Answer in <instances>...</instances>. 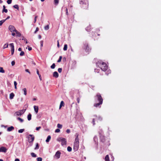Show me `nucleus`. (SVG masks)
<instances>
[{
    "label": "nucleus",
    "mask_w": 161,
    "mask_h": 161,
    "mask_svg": "<svg viewBox=\"0 0 161 161\" xmlns=\"http://www.w3.org/2000/svg\"><path fill=\"white\" fill-rule=\"evenodd\" d=\"M95 100L96 101H97L98 103L94 104V106L96 107L100 108L101 105L103 103V98L100 93H97L94 97Z\"/></svg>",
    "instance_id": "nucleus-1"
},
{
    "label": "nucleus",
    "mask_w": 161,
    "mask_h": 161,
    "mask_svg": "<svg viewBox=\"0 0 161 161\" xmlns=\"http://www.w3.org/2000/svg\"><path fill=\"white\" fill-rule=\"evenodd\" d=\"M76 137L75 139V140L74 145V149L75 151L78 150L79 147V141L78 136L79 134L78 133H76L75 135Z\"/></svg>",
    "instance_id": "nucleus-2"
},
{
    "label": "nucleus",
    "mask_w": 161,
    "mask_h": 161,
    "mask_svg": "<svg viewBox=\"0 0 161 161\" xmlns=\"http://www.w3.org/2000/svg\"><path fill=\"white\" fill-rule=\"evenodd\" d=\"M97 64L101 70L103 71H105L108 69V66L104 62H100L98 63Z\"/></svg>",
    "instance_id": "nucleus-3"
},
{
    "label": "nucleus",
    "mask_w": 161,
    "mask_h": 161,
    "mask_svg": "<svg viewBox=\"0 0 161 161\" xmlns=\"http://www.w3.org/2000/svg\"><path fill=\"white\" fill-rule=\"evenodd\" d=\"M80 4L83 5L82 7L84 9H87L88 8V3H86L85 2L84 0H81L80 1Z\"/></svg>",
    "instance_id": "nucleus-4"
},
{
    "label": "nucleus",
    "mask_w": 161,
    "mask_h": 161,
    "mask_svg": "<svg viewBox=\"0 0 161 161\" xmlns=\"http://www.w3.org/2000/svg\"><path fill=\"white\" fill-rule=\"evenodd\" d=\"M57 140L59 141H61V144L62 146L66 145L67 142L66 139L65 138L62 137H59L58 138Z\"/></svg>",
    "instance_id": "nucleus-5"
},
{
    "label": "nucleus",
    "mask_w": 161,
    "mask_h": 161,
    "mask_svg": "<svg viewBox=\"0 0 161 161\" xmlns=\"http://www.w3.org/2000/svg\"><path fill=\"white\" fill-rule=\"evenodd\" d=\"M35 139V137L33 135H29L28 136V142L29 143H32Z\"/></svg>",
    "instance_id": "nucleus-6"
},
{
    "label": "nucleus",
    "mask_w": 161,
    "mask_h": 161,
    "mask_svg": "<svg viewBox=\"0 0 161 161\" xmlns=\"http://www.w3.org/2000/svg\"><path fill=\"white\" fill-rule=\"evenodd\" d=\"M26 109H22L19 110L15 113L17 116H21L25 112Z\"/></svg>",
    "instance_id": "nucleus-7"
},
{
    "label": "nucleus",
    "mask_w": 161,
    "mask_h": 161,
    "mask_svg": "<svg viewBox=\"0 0 161 161\" xmlns=\"http://www.w3.org/2000/svg\"><path fill=\"white\" fill-rule=\"evenodd\" d=\"M9 46L11 47V55H13L14 52V46L13 43H11L9 44Z\"/></svg>",
    "instance_id": "nucleus-8"
},
{
    "label": "nucleus",
    "mask_w": 161,
    "mask_h": 161,
    "mask_svg": "<svg viewBox=\"0 0 161 161\" xmlns=\"http://www.w3.org/2000/svg\"><path fill=\"white\" fill-rule=\"evenodd\" d=\"M9 29L11 32H13L16 30L15 28L12 25H10L9 26Z\"/></svg>",
    "instance_id": "nucleus-9"
},
{
    "label": "nucleus",
    "mask_w": 161,
    "mask_h": 161,
    "mask_svg": "<svg viewBox=\"0 0 161 161\" xmlns=\"http://www.w3.org/2000/svg\"><path fill=\"white\" fill-rule=\"evenodd\" d=\"M60 152L59 151H58L56 152L55 155V157H56L57 159H58L60 157Z\"/></svg>",
    "instance_id": "nucleus-10"
},
{
    "label": "nucleus",
    "mask_w": 161,
    "mask_h": 161,
    "mask_svg": "<svg viewBox=\"0 0 161 161\" xmlns=\"http://www.w3.org/2000/svg\"><path fill=\"white\" fill-rule=\"evenodd\" d=\"M7 150V149L4 147H2L0 148V152L6 153Z\"/></svg>",
    "instance_id": "nucleus-11"
},
{
    "label": "nucleus",
    "mask_w": 161,
    "mask_h": 161,
    "mask_svg": "<svg viewBox=\"0 0 161 161\" xmlns=\"http://www.w3.org/2000/svg\"><path fill=\"white\" fill-rule=\"evenodd\" d=\"M95 117L96 120L98 122V121H101L102 120V118L100 116H94Z\"/></svg>",
    "instance_id": "nucleus-12"
},
{
    "label": "nucleus",
    "mask_w": 161,
    "mask_h": 161,
    "mask_svg": "<svg viewBox=\"0 0 161 161\" xmlns=\"http://www.w3.org/2000/svg\"><path fill=\"white\" fill-rule=\"evenodd\" d=\"M58 74L56 71H55L53 73V76L55 78H58Z\"/></svg>",
    "instance_id": "nucleus-13"
},
{
    "label": "nucleus",
    "mask_w": 161,
    "mask_h": 161,
    "mask_svg": "<svg viewBox=\"0 0 161 161\" xmlns=\"http://www.w3.org/2000/svg\"><path fill=\"white\" fill-rule=\"evenodd\" d=\"M34 109L36 114H37L38 111V107L37 106H34Z\"/></svg>",
    "instance_id": "nucleus-14"
},
{
    "label": "nucleus",
    "mask_w": 161,
    "mask_h": 161,
    "mask_svg": "<svg viewBox=\"0 0 161 161\" xmlns=\"http://www.w3.org/2000/svg\"><path fill=\"white\" fill-rule=\"evenodd\" d=\"M14 129V128L13 126H11L10 127H9L8 128L7 130L8 131H10Z\"/></svg>",
    "instance_id": "nucleus-15"
},
{
    "label": "nucleus",
    "mask_w": 161,
    "mask_h": 161,
    "mask_svg": "<svg viewBox=\"0 0 161 161\" xmlns=\"http://www.w3.org/2000/svg\"><path fill=\"white\" fill-rule=\"evenodd\" d=\"M64 103L63 101H61L60 106H59V109H60L62 106H64Z\"/></svg>",
    "instance_id": "nucleus-16"
},
{
    "label": "nucleus",
    "mask_w": 161,
    "mask_h": 161,
    "mask_svg": "<svg viewBox=\"0 0 161 161\" xmlns=\"http://www.w3.org/2000/svg\"><path fill=\"white\" fill-rule=\"evenodd\" d=\"M85 47V49L86 50H87L88 51L89 50V47H88V45L87 43H85L84 44Z\"/></svg>",
    "instance_id": "nucleus-17"
},
{
    "label": "nucleus",
    "mask_w": 161,
    "mask_h": 161,
    "mask_svg": "<svg viewBox=\"0 0 161 161\" xmlns=\"http://www.w3.org/2000/svg\"><path fill=\"white\" fill-rule=\"evenodd\" d=\"M27 119L29 121L31 119V114L29 113L27 116Z\"/></svg>",
    "instance_id": "nucleus-18"
},
{
    "label": "nucleus",
    "mask_w": 161,
    "mask_h": 161,
    "mask_svg": "<svg viewBox=\"0 0 161 161\" xmlns=\"http://www.w3.org/2000/svg\"><path fill=\"white\" fill-rule=\"evenodd\" d=\"M14 96V94L13 93H11L10 94L9 98L10 99H12L13 98Z\"/></svg>",
    "instance_id": "nucleus-19"
},
{
    "label": "nucleus",
    "mask_w": 161,
    "mask_h": 161,
    "mask_svg": "<svg viewBox=\"0 0 161 161\" xmlns=\"http://www.w3.org/2000/svg\"><path fill=\"white\" fill-rule=\"evenodd\" d=\"M15 32L16 33L17 36H21V33L19 32L18 31L16 30H15Z\"/></svg>",
    "instance_id": "nucleus-20"
},
{
    "label": "nucleus",
    "mask_w": 161,
    "mask_h": 161,
    "mask_svg": "<svg viewBox=\"0 0 161 161\" xmlns=\"http://www.w3.org/2000/svg\"><path fill=\"white\" fill-rule=\"evenodd\" d=\"M105 161H110L108 155H107L106 156L105 158Z\"/></svg>",
    "instance_id": "nucleus-21"
},
{
    "label": "nucleus",
    "mask_w": 161,
    "mask_h": 161,
    "mask_svg": "<svg viewBox=\"0 0 161 161\" xmlns=\"http://www.w3.org/2000/svg\"><path fill=\"white\" fill-rule=\"evenodd\" d=\"M51 136H50L49 135L48 136L47 138V139L46 140V142H48L51 139Z\"/></svg>",
    "instance_id": "nucleus-22"
},
{
    "label": "nucleus",
    "mask_w": 161,
    "mask_h": 161,
    "mask_svg": "<svg viewBox=\"0 0 161 161\" xmlns=\"http://www.w3.org/2000/svg\"><path fill=\"white\" fill-rule=\"evenodd\" d=\"M91 26L89 25L86 29V31L88 32L90 31H91Z\"/></svg>",
    "instance_id": "nucleus-23"
},
{
    "label": "nucleus",
    "mask_w": 161,
    "mask_h": 161,
    "mask_svg": "<svg viewBox=\"0 0 161 161\" xmlns=\"http://www.w3.org/2000/svg\"><path fill=\"white\" fill-rule=\"evenodd\" d=\"M67 45L66 44H65L64 45V46L63 48V50L64 51H66L67 50Z\"/></svg>",
    "instance_id": "nucleus-24"
},
{
    "label": "nucleus",
    "mask_w": 161,
    "mask_h": 161,
    "mask_svg": "<svg viewBox=\"0 0 161 161\" xmlns=\"http://www.w3.org/2000/svg\"><path fill=\"white\" fill-rule=\"evenodd\" d=\"M22 91L24 92V94L26 95L27 94V91L26 89L25 88H24L23 89Z\"/></svg>",
    "instance_id": "nucleus-25"
},
{
    "label": "nucleus",
    "mask_w": 161,
    "mask_h": 161,
    "mask_svg": "<svg viewBox=\"0 0 161 161\" xmlns=\"http://www.w3.org/2000/svg\"><path fill=\"white\" fill-rule=\"evenodd\" d=\"M17 119L19 120L20 122L21 123H22L24 121V120L23 119L21 118H20L18 117L17 118Z\"/></svg>",
    "instance_id": "nucleus-26"
},
{
    "label": "nucleus",
    "mask_w": 161,
    "mask_h": 161,
    "mask_svg": "<svg viewBox=\"0 0 161 161\" xmlns=\"http://www.w3.org/2000/svg\"><path fill=\"white\" fill-rule=\"evenodd\" d=\"M13 7L17 9L18 10H19V7L18 5L16 4L13 6Z\"/></svg>",
    "instance_id": "nucleus-27"
},
{
    "label": "nucleus",
    "mask_w": 161,
    "mask_h": 161,
    "mask_svg": "<svg viewBox=\"0 0 161 161\" xmlns=\"http://www.w3.org/2000/svg\"><path fill=\"white\" fill-rule=\"evenodd\" d=\"M0 72L4 73L5 71L3 70V67H0Z\"/></svg>",
    "instance_id": "nucleus-28"
},
{
    "label": "nucleus",
    "mask_w": 161,
    "mask_h": 161,
    "mask_svg": "<svg viewBox=\"0 0 161 161\" xmlns=\"http://www.w3.org/2000/svg\"><path fill=\"white\" fill-rule=\"evenodd\" d=\"M6 19H3L0 21V25H2L3 24L5 21Z\"/></svg>",
    "instance_id": "nucleus-29"
},
{
    "label": "nucleus",
    "mask_w": 161,
    "mask_h": 161,
    "mask_svg": "<svg viewBox=\"0 0 161 161\" xmlns=\"http://www.w3.org/2000/svg\"><path fill=\"white\" fill-rule=\"evenodd\" d=\"M44 29L45 30H47L49 29V25H47L44 27Z\"/></svg>",
    "instance_id": "nucleus-30"
},
{
    "label": "nucleus",
    "mask_w": 161,
    "mask_h": 161,
    "mask_svg": "<svg viewBox=\"0 0 161 161\" xmlns=\"http://www.w3.org/2000/svg\"><path fill=\"white\" fill-rule=\"evenodd\" d=\"M67 149L69 152H71L72 150V148L70 147L69 146L67 147Z\"/></svg>",
    "instance_id": "nucleus-31"
},
{
    "label": "nucleus",
    "mask_w": 161,
    "mask_h": 161,
    "mask_svg": "<svg viewBox=\"0 0 161 161\" xmlns=\"http://www.w3.org/2000/svg\"><path fill=\"white\" fill-rule=\"evenodd\" d=\"M8 47V43L5 44L3 47V48L4 49L7 48Z\"/></svg>",
    "instance_id": "nucleus-32"
},
{
    "label": "nucleus",
    "mask_w": 161,
    "mask_h": 161,
    "mask_svg": "<svg viewBox=\"0 0 161 161\" xmlns=\"http://www.w3.org/2000/svg\"><path fill=\"white\" fill-rule=\"evenodd\" d=\"M57 127L61 129L62 128V125L59 124H58L57 125Z\"/></svg>",
    "instance_id": "nucleus-33"
},
{
    "label": "nucleus",
    "mask_w": 161,
    "mask_h": 161,
    "mask_svg": "<svg viewBox=\"0 0 161 161\" xmlns=\"http://www.w3.org/2000/svg\"><path fill=\"white\" fill-rule=\"evenodd\" d=\"M31 156L33 157H36V155L35 153H31Z\"/></svg>",
    "instance_id": "nucleus-34"
},
{
    "label": "nucleus",
    "mask_w": 161,
    "mask_h": 161,
    "mask_svg": "<svg viewBox=\"0 0 161 161\" xmlns=\"http://www.w3.org/2000/svg\"><path fill=\"white\" fill-rule=\"evenodd\" d=\"M25 129H21L18 130V132L20 133H21L23 132V131H24Z\"/></svg>",
    "instance_id": "nucleus-35"
},
{
    "label": "nucleus",
    "mask_w": 161,
    "mask_h": 161,
    "mask_svg": "<svg viewBox=\"0 0 161 161\" xmlns=\"http://www.w3.org/2000/svg\"><path fill=\"white\" fill-rule=\"evenodd\" d=\"M55 65L54 63H53L51 66V68L52 69H54L55 67Z\"/></svg>",
    "instance_id": "nucleus-36"
},
{
    "label": "nucleus",
    "mask_w": 161,
    "mask_h": 161,
    "mask_svg": "<svg viewBox=\"0 0 161 161\" xmlns=\"http://www.w3.org/2000/svg\"><path fill=\"white\" fill-rule=\"evenodd\" d=\"M62 56H60L59 57V59L57 61L58 62H60L61 61V59H62Z\"/></svg>",
    "instance_id": "nucleus-37"
},
{
    "label": "nucleus",
    "mask_w": 161,
    "mask_h": 161,
    "mask_svg": "<svg viewBox=\"0 0 161 161\" xmlns=\"http://www.w3.org/2000/svg\"><path fill=\"white\" fill-rule=\"evenodd\" d=\"M54 4L56 5H57L59 3L58 0H54Z\"/></svg>",
    "instance_id": "nucleus-38"
},
{
    "label": "nucleus",
    "mask_w": 161,
    "mask_h": 161,
    "mask_svg": "<svg viewBox=\"0 0 161 161\" xmlns=\"http://www.w3.org/2000/svg\"><path fill=\"white\" fill-rule=\"evenodd\" d=\"M39 148V146L38 144V143H37L36 145V147L35 148V149H38Z\"/></svg>",
    "instance_id": "nucleus-39"
},
{
    "label": "nucleus",
    "mask_w": 161,
    "mask_h": 161,
    "mask_svg": "<svg viewBox=\"0 0 161 161\" xmlns=\"http://www.w3.org/2000/svg\"><path fill=\"white\" fill-rule=\"evenodd\" d=\"M37 161H42V158L41 157L37 158Z\"/></svg>",
    "instance_id": "nucleus-40"
},
{
    "label": "nucleus",
    "mask_w": 161,
    "mask_h": 161,
    "mask_svg": "<svg viewBox=\"0 0 161 161\" xmlns=\"http://www.w3.org/2000/svg\"><path fill=\"white\" fill-rule=\"evenodd\" d=\"M12 1V0H8L7 2L8 4H10L11 3Z\"/></svg>",
    "instance_id": "nucleus-41"
},
{
    "label": "nucleus",
    "mask_w": 161,
    "mask_h": 161,
    "mask_svg": "<svg viewBox=\"0 0 161 161\" xmlns=\"http://www.w3.org/2000/svg\"><path fill=\"white\" fill-rule=\"evenodd\" d=\"M25 54V53L23 51H21L20 53V55L21 56H23Z\"/></svg>",
    "instance_id": "nucleus-42"
},
{
    "label": "nucleus",
    "mask_w": 161,
    "mask_h": 161,
    "mask_svg": "<svg viewBox=\"0 0 161 161\" xmlns=\"http://www.w3.org/2000/svg\"><path fill=\"white\" fill-rule=\"evenodd\" d=\"M95 120H96L95 118H94L93 119L92 121V123H93V125H94L95 124Z\"/></svg>",
    "instance_id": "nucleus-43"
},
{
    "label": "nucleus",
    "mask_w": 161,
    "mask_h": 161,
    "mask_svg": "<svg viewBox=\"0 0 161 161\" xmlns=\"http://www.w3.org/2000/svg\"><path fill=\"white\" fill-rule=\"evenodd\" d=\"M58 71L59 73H61L62 71V69L61 68H59L58 69Z\"/></svg>",
    "instance_id": "nucleus-44"
},
{
    "label": "nucleus",
    "mask_w": 161,
    "mask_h": 161,
    "mask_svg": "<svg viewBox=\"0 0 161 161\" xmlns=\"http://www.w3.org/2000/svg\"><path fill=\"white\" fill-rule=\"evenodd\" d=\"M5 12L6 13H7L8 12V10L6 9H4L3 10V12Z\"/></svg>",
    "instance_id": "nucleus-45"
},
{
    "label": "nucleus",
    "mask_w": 161,
    "mask_h": 161,
    "mask_svg": "<svg viewBox=\"0 0 161 161\" xmlns=\"http://www.w3.org/2000/svg\"><path fill=\"white\" fill-rule=\"evenodd\" d=\"M60 131V130L58 129H56L55 130V132L56 133L59 132Z\"/></svg>",
    "instance_id": "nucleus-46"
},
{
    "label": "nucleus",
    "mask_w": 161,
    "mask_h": 161,
    "mask_svg": "<svg viewBox=\"0 0 161 161\" xmlns=\"http://www.w3.org/2000/svg\"><path fill=\"white\" fill-rule=\"evenodd\" d=\"M39 31V28L38 27H36V29L35 31L34 32L35 33H36L37 32Z\"/></svg>",
    "instance_id": "nucleus-47"
},
{
    "label": "nucleus",
    "mask_w": 161,
    "mask_h": 161,
    "mask_svg": "<svg viewBox=\"0 0 161 161\" xmlns=\"http://www.w3.org/2000/svg\"><path fill=\"white\" fill-rule=\"evenodd\" d=\"M37 16H36L35 17V19H34V23H35L36 22V19H37Z\"/></svg>",
    "instance_id": "nucleus-48"
},
{
    "label": "nucleus",
    "mask_w": 161,
    "mask_h": 161,
    "mask_svg": "<svg viewBox=\"0 0 161 161\" xmlns=\"http://www.w3.org/2000/svg\"><path fill=\"white\" fill-rule=\"evenodd\" d=\"M15 64V62L14 61H12L11 62V64L12 66H14Z\"/></svg>",
    "instance_id": "nucleus-49"
},
{
    "label": "nucleus",
    "mask_w": 161,
    "mask_h": 161,
    "mask_svg": "<svg viewBox=\"0 0 161 161\" xmlns=\"http://www.w3.org/2000/svg\"><path fill=\"white\" fill-rule=\"evenodd\" d=\"M41 128V127L40 126H39V127H37L36 128V130H39Z\"/></svg>",
    "instance_id": "nucleus-50"
},
{
    "label": "nucleus",
    "mask_w": 161,
    "mask_h": 161,
    "mask_svg": "<svg viewBox=\"0 0 161 161\" xmlns=\"http://www.w3.org/2000/svg\"><path fill=\"white\" fill-rule=\"evenodd\" d=\"M41 43V46L42 47L43 46V41H41L40 42Z\"/></svg>",
    "instance_id": "nucleus-51"
},
{
    "label": "nucleus",
    "mask_w": 161,
    "mask_h": 161,
    "mask_svg": "<svg viewBox=\"0 0 161 161\" xmlns=\"http://www.w3.org/2000/svg\"><path fill=\"white\" fill-rule=\"evenodd\" d=\"M66 132L67 133H69L70 132V130L69 129H68L67 130Z\"/></svg>",
    "instance_id": "nucleus-52"
},
{
    "label": "nucleus",
    "mask_w": 161,
    "mask_h": 161,
    "mask_svg": "<svg viewBox=\"0 0 161 161\" xmlns=\"http://www.w3.org/2000/svg\"><path fill=\"white\" fill-rule=\"evenodd\" d=\"M77 101L78 103H80V98H77Z\"/></svg>",
    "instance_id": "nucleus-53"
},
{
    "label": "nucleus",
    "mask_w": 161,
    "mask_h": 161,
    "mask_svg": "<svg viewBox=\"0 0 161 161\" xmlns=\"http://www.w3.org/2000/svg\"><path fill=\"white\" fill-rule=\"evenodd\" d=\"M25 71L26 72H28L29 74H31V72L29 71V70L28 69H26L25 70Z\"/></svg>",
    "instance_id": "nucleus-54"
},
{
    "label": "nucleus",
    "mask_w": 161,
    "mask_h": 161,
    "mask_svg": "<svg viewBox=\"0 0 161 161\" xmlns=\"http://www.w3.org/2000/svg\"><path fill=\"white\" fill-rule=\"evenodd\" d=\"M66 14L67 15L68 14V9L67 8L66 9Z\"/></svg>",
    "instance_id": "nucleus-55"
},
{
    "label": "nucleus",
    "mask_w": 161,
    "mask_h": 161,
    "mask_svg": "<svg viewBox=\"0 0 161 161\" xmlns=\"http://www.w3.org/2000/svg\"><path fill=\"white\" fill-rule=\"evenodd\" d=\"M28 49L29 51H31L32 50V48L31 47H29V46H28Z\"/></svg>",
    "instance_id": "nucleus-56"
},
{
    "label": "nucleus",
    "mask_w": 161,
    "mask_h": 161,
    "mask_svg": "<svg viewBox=\"0 0 161 161\" xmlns=\"http://www.w3.org/2000/svg\"><path fill=\"white\" fill-rule=\"evenodd\" d=\"M36 73H37V74L38 75V76L39 75H40V74L39 73V70H38V69H37V70H36Z\"/></svg>",
    "instance_id": "nucleus-57"
},
{
    "label": "nucleus",
    "mask_w": 161,
    "mask_h": 161,
    "mask_svg": "<svg viewBox=\"0 0 161 161\" xmlns=\"http://www.w3.org/2000/svg\"><path fill=\"white\" fill-rule=\"evenodd\" d=\"M57 46L58 47H59V42L58 40L57 41Z\"/></svg>",
    "instance_id": "nucleus-58"
},
{
    "label": "nucleus",
    "mask_w": 161,
    "mask_h": 161,
    "mask_svg": "<svg viewBox=\"0 0 161 161\" xmlns=\"http://www.w3.org/2000/svg\"><path fill=\"white\" fill-rule=\"evenodd\" d=\"M14 86H16L17 85V82L16 81L14 82Z\"/></svg>",
    "instance_id": "nucleus-59"
},
{
    "label": "nucleus",
    "mask_w": 161,
    "mask_h": 161,
    "mask_svg": "<svg viewBox=\"0 0 161 161\" xmlns=\"http://www.w3.org/2000/svg\"><path fill=\"white\" fill-rule=\"evenodd\" d=\"M39 79H40V80H42V77H41V75H39Z\"/></svg>",
    "instance_id": "nucleus-60"
},
{
    "label": "nucleus",
    "mask_w": 161,
    "mask_h": 161,
    "mask_svg": "<svg viewBox=\"0 0 161 161\" xmlns=\"http://www.w3.org/2000/svg\"><path fill=\"white\" fill-rule=\"evenodd\" d=\"M38 37L39 39H40L41 38V36L40 35H39L38 36Z\"/></svg>",
    "instance_id": "nucleus-61"
},
{
    "label": "nucleus",
    "mask_w": 161,
    "mask_h": 161,
    "mask_svg": "<svg viewBox=\"0 0 161 161\" xmlns=\"http://www.w3.org/2000/svg\"><path fill=\"white\" fill-rule=\"evenodd\" d=\"M18 50L19 51H21L22 50V49H21V48L20 47V48H19Z\"/></svg>",
    "instance_id": "nucleus-62"
},
{
    "label": "nucleus",
    "mask_w": 161,
    "mask_h": 161,
    "mask_svg": "<svg viewBox=\"0 0 161 161\" xmlns=\"http://www.w3.org/2000/svg\"><path fill=\"white\" fill-rule=\"evenodd\" d=\"M15 161H19V160L18 158H16L15 159Z\"/></svg>",
    "instance_id": "nucleus-63"
},
{
    "label": "nucleus",
    "mask_w": 161,
    "mask_h": 161,
    "mask_svg": "<svg viewBox=\"0 0 161 161\" xmlns=\"http://www.w3.org/2000/svg\"><path fill=\"white\" fill-rule=\"evenodd\" d=\"M9 18H10V16H8L6 18V19H5L6 20L7 19H9Z\"/></svg>",
    "instance_id": "nucleus-64"
}]
</instances>
